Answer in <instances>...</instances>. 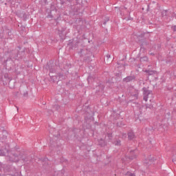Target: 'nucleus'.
<instances>
[{"label": "nucleus", "instance_id": "obj_10", "mask_svg": "<svg viewBox=\"0 0 176 176\" xmlns=\"http://www.w3.org/2000/svg\"><path fill=\"white\" fill-rule=\"evenodd\" d=\"M146 107L149 108L150 109H152V108H153V106L149 105V104H146Z\"/></svg>", "mask_w": 176, "mask_h": 176}, {"label": "nucleus", "instance_id": "obj_14", "mask_svg": "<svg viewBox=\"0 0 176 176\" xmlns=\"http://www.w3.org/2000/svg\"><path fill=\"white\" fill-rule=\"evenodd\" d=\"M174 31H176V25L173 28Z\"/></svg>", "mask_w": 176, "mask_h": 176}, {"label": "nucleus", "instance_id": "obj_17", "mask_svg": "<svg viewBox=\"0 0 176 176\" xmlns=\"http://www.w3.org/2000/svg\"><path fill=\"white\" fill-rule=\"evenodd\" d=\"M103 24H107V22H104Z\"/></svg>", "mask_w": 176, "mask_h": 176}, {"label": "nucleus", "instance_id": "obj_16", "mask_svg": "<svg viewBox=\"0 0 176 176\" xmlns=\"http://www.w3.org/2000/svg\"><path fill=\"white\" fill-rule=\"evenodd\" d=\"M5 78H8V75H6V76H5Z\"/></svg>", "mask_w": 176, "mask_h": 176}, {"label": "nucleus", "instance_id": "obj_3", "mask_svg": "<svg viewBox=\"0 0 176 176\" xmlns=\"http://www.w3.org/2000/svg\"><path fill=\"white\" fill-rule=\"evenodd\" d=\"M129 140H134L135 138V135H134V132H129L128 133Z\"/></svg>", "mask_w": 176, "mask_h": 176}, {"label": "nucleus", "instance_id": "obj_7", "mask_svg": "<svg viewBox=\"0 0 176 176\" xmlns=\"http://www.w3.org/2000/svg\"><path fill=\"white\" fill-rule=\"evenodd\" d=\"M148 57L144 56L143 58H141V61H148Z\"/></svg>", "mask_w": 176, "mask_h": 176}, {"label": "nucleus", "instance_id": "obj_1", "mask_svg": "<svg viewBox=\"0 0 176 176\" xmlns=\"http://www.w3.org/2000/svg\"><path fill=\"white\" fill-rule=\"evenodd\" d=\"M143 91V100L144 101H148V98H149V94H151V91L147 89L146 87L142 88Z\"/></svg>", "mask_w": 176, "mask_h": 176}, {"label": "nucleus", "instance_id": "obj_8", "mask_svg": "<svg viewBox=\"0 0 176 176\" xmlns=\"http://www.w3.org/2000/svg\"><path fill=\"white\" fill-rule=\"evenodd\" d=\"M126 175H129V176H135V173H131V172H127L126 173Z\"/></svg>", "mask_w": 176, "mask_h": 176}, {"label": "nucleus", "instance_id": "obj_2", "mask_svg": "<svg viewBox=\"0 0 176 176\" xmlns=\"http://www.w3.org/2000/svg\"><path fill=\"white\" fill-rule=\"evenodd\" d=\"M134 79H135V76L134 75L129 76L123 78V82H126V83H129L130 82H133Z\"/></svg>", "mask_w": 176, "mask_h": 176}, {"label": "nucleus", "instance_id": "obj_15", "mask_svg": "<svg viewBox=\"0 0 176 176\" xmlns=\"http://www.w3.org/2000/svg\"><path fill=\"white\" fill-rule=\"evenodd\" d=\"M1 156H5V153L1 154Z\"/></svg>", "mask_w": 176, "mask_h": 176}, {"label": "nucleus", "instance_id": "obj_12", "mask_svg": "<svg viewBox=\"0 0 176 176\" xmlns=\"http://www.w3.org/2000/svg\"><path fill=\"white\" fill-rule=\"evenodd\" d=\"M135 157H137V155H133V156H131L129 159H131L133 160V159H135Z\"/></svg>", "mask_w": 176, "mask_h": 176}, {"label": "nucleus", "instance_id": "obj_4", "mask_svg": "<svg viewBox=\"0 0 176 176\" xmlns=\"http://www.w3.org/2000/svg\"><path fill=\"white\" fill-rule=\"evenodd\" d=\"M144 72H146V74H148L149 76H151V75H154V74L156 73L155 71L149 70V69H146V70L144 71Z\"/></svg>", "mask_w": 176, "mask_h": 176}, {"label": "nucleus", "instance_id": "obj_11", "mask_svg": "<svg viewBox=\"0 0 176 176\" xmlns=\"http://www.w3.org/2000/svg\"><path fill=\"white\" fill-rule=\"evenodd\" d=\"M173 162L174 163H176V154L175 155H173Z\"/></svg>", "mask_w": 176, "mask_h": 176}, {"label": "nucleus", "instance_id": "obj_13", "mask_svg": "<svg viewBox=\"0 0 176 176\" xmlns=\"http://www.w3.org/2000/svg\"><path fill=\"white\" fill-rule=\"evenodd\" d=\"M137 152V150H134L132 151H130L131 155H133V153H135Z\"/></svg>", "mask_w": 176, "mask_h": 176}, {"label": "nucleus", "instance_id": "obj_5", "mask_svg": "<svg viewBox=\"0 0 176 176\" xmlns=\"http://www.w3.org/2000/svg\"><path fill=\"white\" fill-rule=\"evenodd\" d=\"M138 91H136L135 93L134 94H133V97H134V98H135L136 100L138 99Z\"/></svg>", "mask_w": 176, "mask_h": 176}, {"label": "nucleus", "instance_id": "obj_9", "mask_svg": "<svg viewBox=\"0 0 176 176\" xmlns=\"http://www.w3.org/2000/svg\"><path fill=\"white\" fill-rule=\"evenodd\" d=\"M162 13V16H167V10H163Z\"/></svg>", "mask_w": 176, "mask_h": 176}, {"label": "nucleus", "instance_id": "obj_6", "mask_svg": "<svg viewBox=\"0 0 176 176\" xmlns=\"http://www.w3.org/2000/svg\"><path fill=\"white\" fill-rule=\"evenodd\" d=\"M121 141H120V140H118L116 142V143H115V145H117V146H120V145H121Z\"/></svg>", "mask_w": 176, "mask_h": 176}]
</instances>
